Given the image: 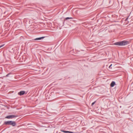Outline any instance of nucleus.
Returning a JSON list of instances; mask_svg holds the SVG:
<instances>
[{
    "label": "nucleus",
    "mask_w": 133,
    "mask_h": 133,
    "mask_svg": "<svg viewBox=\"0 0 133 133\" xmlns=\"http://www.w3.org/2000/svg\"><path fill=\"white\" fill-rule=\"evenodd\" d=\"M72 17H68L66 18H65V19H66V20H68V19H72Z\"/></svg>",
    "instance_id": "obj_7"
},
{
    "label": "nucleus",
    "mask_w": 133,
    "mask_h": 133,
    "mask_svg": "<svg viewBox=\"0 0 133 133\" xmlns=\"http://www.w3.org/2000/svg\"><path fill=\"white\" fill-rule=\"evenodd\" d=\"M128 41H123L121 42H118L115 43L114 44L118 46L125 45L129 44Z\"/></svg>",
    "instance_id": "obj_1"
},
{
    "label": "nucleus",
    "mask_w": 133,
    "mask_h": 133,
    "mask_svg": "<svg viewBox=\"0 0 133 133\" xmlns=\"http://www.w3.org/2000/svg\"><path fill=\"white\" fill-rule=\"evenodd\" d=\"M70 132H69V133H73V132H70V131H69Z\"/></svg>",
    "instance_id": "obj_13"
},
{
    "label": "nucleus",
    "mask_w": 133,
    "mask_h": 133,
    "mask_svg": "<svg viewBox=\"0 0 133 133\" xmlns=\"http://www.w3.org/2000/svg\"><path fill=\"white\" fill-rule=\"evenodd\" d=\"M115 82H114L113 81L110 84V86L111 87H113L115 85Z\"/></svg>",
    "instance_id": "obj_5"
},
{
    "label": "nucleus",
    "mask_w": 133,
    "mask_h": 133,
    "mask_svg": "<svg viewBox=\"0 0 133 133\" xmlns=\"http://www.w3.org/2000/svg\"><path fill=\"white\" fill-rule=\"evenodd\" d=\"M44 37H41L37 38L36 39H35V40H41V39L44 38Z\"/></svg>",
    "instance_id": "obj_6"
},
{
    "label": "nucleus",
    "mask_w": 133,
    "mask_h": 133,
    "mask_svg": "<svg viewBox=\"0 0 133 133\" xmlns=\"http://www.w3.org/2000/svg\"><path fill=\"white\" fill-rule=\"evenodd\" d=\"M9 74H8L7 75H6V77H8V76L9 75Z\"/></svg>",
    "instance_id": "obj_12"
},
{
    "label": "nucleus",
    "mask_w": 133,
    "mask_h": 133,
    "mask_svg": "<svg viewBox=\"0 0 133 133\" xmlns=\"http://www.w3.org/2000/svg\"><path fill=\"white\" fill-rule=\"evenodd\" d=\"M62 131L63 132L65 133H69V132H70L69 131Z\"/></svg>",
    "instance_id": "obj_8"
},
{
    "label": "nucleus",
    "mask_w": 133,
    "mask_h": 133,
    "mask_svg": "<svg viewBox=\"0 0 133 133\" xmlns=\"http://www.w3.org/2000/svg\"><path fill=\"white\" fill-rule=\"evenodd\" d=\"M4 124L5 125H11L13 126H15L16 125L15 122L11 121H5Z\"/></svg>",
    "instance_id": "obj_2"
},
{
    "label": "nucleus",
    "mask_w": 133,
    "mask_h": 133,
    "mask_svg": "<svg viewBox=\"0 0 133 133\" xmlns=\"http://www.w3.org/2000/svg\"><path fill=\"white\" fill-rule=\"evenodd\" d=\"M112 65V64H111L110 66H109V68H110V69H111V66Z\"/></svg>",
    "instance_id": "obj_9"
},
{
    "label": "nucleus",
    "mask_w": 133,
    "mask_h": 133,
    "mask_svg": "<svg viewBox=\"0 0 133 133\" xmlns=\"http://www.w3.org/2000/svg\"><path fill=\"white\" fill-rule=\"evenodd\" d=\"M17 116L15 115H11L7 116L5 118L8 119H11L15 117H17Z\"/></svg>",
    "instance_id": "obj_3"
},
{
    "label": "nucleus",
    "mask_w": 133,
    "mask_h": 133,
    "mask_svg": "<svg viewBox=\"0 0 133 133\" xmlns=\"http://www.w3.org/2000/svg\"><path fill=\"white\" fill-rule=\"evenodd\" d=\"M4 45H1V46H0V48L3 46H4Z\"/></svg>",
    "instance_id": "obj_11"
},
{
    "label": "nucleus",
    "mask_w": 133,
    "mask_h": 133,
    "mask_svg": "<svg viewBox=\"0 0 133 133\" xmlns=\"http://www.w3.org/2000/svg\"><path fill=\"white\" fill-rule=\"evenodd\" d=\"M95 102H93L92 103V105H93L95 104Z\"/></svg>",
    "instance_id": "obj_10"
},
{
    "label": "nucleus",
    "mask_w": 133,
    "mask_h": 133,
    "mask_svg": "<svg viewBox=\"0 0 133 133\" xmlns=\"http://www.w3.org/2000/svg\"><path fill=\"white\" fill-rule=\"evenodd\" d=\"M25 93V91H22L18 93V94L20 95H24Z\"/></svg>",
    "instance_id": "obj_4"
}]
</instances>
